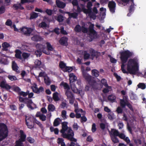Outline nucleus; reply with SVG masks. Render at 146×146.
<instances>
[{"instance_id":"nucleus-1","label":"nucleus","mask_w":146,"mask_h":146,"mask_svg":"<svg viewBox=\"0 0 146 146\" xmlns=\"http://www.w3.org/2000/svg\"><path fill=\"white\" fill-rule=\"evenodd\" d=\"M138 60L136 57L130 59L127 64V70L130 74H135L138 71Z\"/></svg>"},{"instance_id":"nucleus-2","label":"nucleus","mask_w":146,"mask_h":146,"mask_svg":"<svg viewBox=\"0 0 146 146\" xmlns=\"http://www.w3.org/2000/svg\"><path fill=\"white\" fill-rule=\"evenodd\" d=\"M61 136L64 138H66L71 141L76 142L77 140L74 137V133L71 127H69L66 131H63L61 133Z\"/></svg>"},{"instance_id":"nucleus-3","label":"nucleus","mask_w":146,"mask_h":146,"mask_svg":"<svg viewBox=\"0 0 146 146\" xmlns=\"http://www.w3.org/2000/svg\"><path fill=\"white\" fill-rule=\"evenodd\" d=\"M81 5L83 6L82 8V10L84 13L86 14H88V16L91 18H92L93 19H95L96 16L92 11V7L93 5L91 2L88 1L86 7L87 9H86L84 7L83 4H81Z\"/></svg>"},{"instance_id":"nucleus-4","label":"nucleus","mask_w":146,"mask_h":146,"mask_svg":"<svg viewBox=\"0 0 146 146\" xmlns=\"http://www.w3.org/2000/svg\"><path fill=\"white\" fill-rule=\"evenodd\" d=\"M8 131L6 124L0 123V141L6 138L8 135Z\"/></svg>"},{"instance_id":"nucleus-5","label":"nucleus","mask_w":146,"mask_h":146,"mask_svg":"<svg viewBox=\"0 0 146 146\" xmlns=\"http://www.w3.org/2000/svg\"><path fill=\"white\" fill-rule=\"evenodd\" d=\"M120 58L122 63H125L127 61L129 58H130L133 55V52H130L128 50L123 51L120 52Z\"/></svg>"},{"instance_id":"nucleus-6","label":"nucleus","mask_w":146,"mask_h":146,"mask_svg":"<svg viewBox=\"0 0 146 146\" xmlns=\"http://www.w3.org/2000/svg\"><path fill=\"white\" fill-rule=\"evenodd\" d=\"M90 24L89 25L88 29L89 37L90 39L89 41L90 42L92 41L94 39L97 38V32L94 29V25L90 22Z\"/></svg>"},{"instance_id":"nucleus-7","label":"nucleus","mask_w":146,"mask_h":146,"mask_svg":"<svg viewBox=\"0 0 146 146\" xmlns=\"http://www.w3.org/2000/svg\"><path fill=\"white\" fill-rule=\"evenodd\" d=\"M83 76L90 87L95 89L97 88L96 81L93 79H92V76L89 75L88 74H85L83 75Z\"/></svg>"},{"instance_id":"nucleus-8","label":"nucleus","mask_w":146,"mask_h":146,"mask_svg":"<svg viewBox=\"0 0 146 146\" xmlns=\"http://www.w3.org/2000/svg\"><path fill=\"white\" fill-rule=\"evenodd\" d=\"M25 122L28 128L32 129L34 127L35 120L33 117L26 116Z\"/></svg>"},{"instance_id":"nucleus-9","label":"nucleus","mask_w":146,"mask_h":146,"mask_svg":"<svg viewBox=\"0 0 146 146\" xmlns=\"http://www.w3.org/2000/svg\"><path fill=\"white\" fill-rule=\"evenodd\" d=\"M114 129H111V131H109V132L110 135L111 139L114 143H118L119 142V140L117 137V136L115 135L114 133L115 132Z\"/></svg>"},{"instance_id":"nucleus-10","label":"nucleus","mask_w":146,"mask_h":146,"mask_svg":"<svg viewBox=\"0 0 146 146\" xmlns=\"http://www.w3.org/2000/svg\"><path fill=\"white\" fill-rule=\"evenodd\" d=\"M31 89L35 93L38 94L40 92H42L44 91V89L42 86H40L39 88L37 87L36 84L34 83L33 86H31Z\"/></svg>"},{"instance_id":"nucleus-11","label":"nucleus","mask_w":146,"mask_h":146,"mask_svg":"<svg viewBox=\"0 0 146 146\" xmlns=\"http://www.w3.org/2000/svg\"><path fill=\"white\" fill-rule=\"evenodd\" d=\"M32 31V29L30 28L24 27L21 29V33L27 36H30Z\"/></svg>"},{"instance_id":"nucleus-12","label":"nucleus","mask_w":146,"mask_h":146,"mask_svg":"<svg viewBox=\"0 0 146 146\" xmlns=\"http://www.w3.org/2000/svg\"><path fill=\"white\" fill-rule=\"evenodd\" d=\"M116 3L113 1H110L108 2V7L110 11L112 13L115 12Z\"/></svg>"},{"instance_id":"nucleus-13","label":"nucleus","mask_w":146,"mask_h":146,"mask_svg":"<svg viewBox=\"0 0 146 146\" xmlns=\"http://www.w3.org/2000/svg\"><path fill=\"white\" fill-rule=\"evenodd\" d=\"M0 86L2 88L5 89L7 91L11 88L10 86L7 84L6 82L4 81H3L0 82Z\"/></svg>"},{"instance_id":"nucleus-14","label":"nucleus","mask_w":146,"mask_h":146,"mask_svg":"<svg viewBox=\"0 0 146 146\" xmlns=\"http://www.w3.org/2000/svg\"><path fill=\"white\" fill-rule=\"evenodd\" d=\"M24 103L27 104V107L29 108L31 110H33L34 109V108L31 105L32 104H34L32 100L28 98H26Z\"/></svg>"},{"instance_id":"nucleus-15","label":"nucleus","mask_w":146,"mask_h":146,"mask_svg":"<svg viewBox=\"0 0 146 146\" xmlns=\"http://www.w3.org/2000/svg\"><path fill=\"white\" fill-rule=\"evenodd\" d=\"M19 132L20 133V138L18 141L22 142L25 141L26 137V135L24 133L23 131L22 130H20Z\"/></svg>"},{"instance_id":"nucleus-16","label":"nucleus","mask_w":146,"mask_h":146,"mask_svg":"<svg viewBox=\"0 0 146 146\" xmlns=\"http://www.w3.org/2000/svg\"><path fill=\"white\" fill-rule=\"evenodd\" d=\"M68 123L66 122H64L62 123V129L60 130L61 133L66 131V130L68 129L70 127H68L67 126Z\"/></svg>"},{"instance_id":"nucleus-17","label":"nucleus","mask_w":146,"mask_h":146,"mask_svg":"<svg viewBox=\"0 0 146 146\" xmlns=\"http://www.w3.org/2000/svg\"><path fill=\"white\" fill-rule=\"evenodd\" d=\"M56 3L57 7L60 8H64L66 6L65 3L59 0H56Z\"/></svg>"},{"instance_id":"nucleus-18","label":"nucleus","mask_w":146,"mask_h":146,"mask_svg":"<svg viewBox=\"0 0 146 146\" xmlns=\"http://www.w3.org/2000/svg\"><path fill=\"white\" fill-rule=\"evenodd\" d=\"M113 130H114L115 131L114 134L115 135L119 137L121 139H125V136L124 134L123 133H119L117 130L115 129H113Z\"/></svg>"},{"instance_id":"nucleus-19","label":"nucleus","mask_w":146,"mask_h":146,"mask_svg":"<svg viewBox=\"0 0 146 146\" xmlns=\"http://www.w3.org/2000/svg\"><path fill=\"white\" fill-rule=\"evenodd\" d=\"M13 9L15 10L19 9L21 10H23L24 9V8L23 7L21 3L14 4L13 5Z\"/></svg>"},{"instance_id":"nucleus-20","label":"nucleus","mask_w":146,"mask_h":146,"mask_svg":"<svg viewBox=\"0 0 146 146\" xmlns=\"http://www.w3.org/2000/svg\"><path fill=\"white\" fill-rule=\"evenodd\" d=\"M12 67V70L13 71H15L18 74L19 73V70H18L19 67L15 61L13 62Z\"/></svg>"},{"instance_id":"nucleus-21","label":"nucleus","mask_w":146,"mask_h":146,"mask_svg":"<svg viewBox=\"0 0 146 146\" xmlns=\"http://www.w3.org/2000/svg\"><path fill=\"white\" fill-rule=\"evenodd\" d=\"M15 57L17 59L21 60L22 59L21 56V51L17 49L15 51Z\"/></svg>"},{"instance_id":"nucleus-22","label":"nucleus","mask_w":146,"mask_h":146,"mask_svg":"<svg viewBox=\"0 0 146 146\" xmlns=\"http://www.w3.org/2000/svg\"><path fill=\"white\" fill-rule=\"evenodd\" d=\"M68 40V38H67L65 37H63L60 38L59 42L61 45H64L66 43H67Z\"/></svg>"},{"instance_id":"nucleus-23","label":"nucleus","mask_w":146,"mask_h":146,"mask_svg":"<svg viewBox=\"0 0 146 146\" xmlns=\"http://www.w3.org/2000/svg\"><path fill=\"white\" fill-rule=\"evenodd\" d=\"M65 95L68 99L74 97L73 93L69 90H66Z\"/></svg>"},{"instance_id":"nucleus-24","label":"nucleus","mask_w":146,"mask_h":146,"mask_svg":"<svg viewBox=\"0 0 146 146\" xmlns=\"http://www.w3.org/2000/svg\"><path fill=\"white\" fill-rule=\"evenodd\" d=\"M39 46L40 47V50L42 51V52L44 53L47 55L50 54V52L49 51H46L45 49L44 46L41 44H39Z\"/></svg>"},{"instance_id":"nucleus-25","label":"nucleus","mask_w":146,"mask_h":146,"mask_svg":"<svg viewBox=\"0 0 146 146\" xmlns=\"http://www.w3.org/2000/svg\"><path fill=\"white\" fill-rule=\"evenodd\" d=\"M128 102V101H125L124 99H120L119 102L120 106L122 108H125Z\"/></svg>"},{"instance_id":"nucleus-26","label":"nucleus","mask_w":146,"mask_h":146,"mask_svg":"<svg viewBox=\"0 0 146 146\" xmlns=\"http://www.w3.org/2000/svg\"><path fill=\"white\" fill-rule=\"evenodd\" d=\"M10 44L7 43V42H4L2 44V47L3 51H7L8 50V48L10 47Z\"/></svg>"},{"instance_id":"nucleus-27","label":"nucleus","mask_w":146,"mask_h":146,"mask_svg":"<svg viewBox=\"0 0 146 146\" xmlns=\"http://www.w3.org/2000/svg\"><path fill=\"white\" fill-rule=\"evenodd\" d=\"M77 78L73 73L69 74V80L70 82H73L76 80Z\"/></svg>"},{"instance_id":"nucleus-28","label":"nucleus","mask_w":146,"mask_h":146,"mask_svg":"<svg viewBox=\"0 0 146 146\" xmlns=\"http://www.w3.org/2000/svg\"><path fill=\"white\" fill-rule=\"evenodd\" d=\"M38 13H35L34 12H32L30 14V17L29 19L31 20L36 18L38 16Z\"/></svg>"},{"instance_id":"nucleus-29","label":"nucleus","mask_w":146,"mask_h":146,"mask_svg":"<svg viewBox=\"0 0 146 146\" xmlns=\"http://www.w3.org/2000/svg\"><path fill=\"white\" fill-rule=\"evenodd\" d=\"M66 13L68 14L70 17L73 18L74 19H76L78 16V14L76 12L70 13V12H66Z\"/></svg>"},{"instance_id":"nucleus-30","label":"nucleus","mask_w":146,"mask_h":146,"mask_svg":"<svg viewBox=\"0 0 146 146\" xmlns=\"http://www.w3.org/2000/svg\"><path fill=\"white\" fill-rule=\"evenodd\" d=\"M116 99V97L115 95L113 94L109 95L108 97V100L111 102H115Z\"/></svg>"},{"instance_id":"nucleus-31","label":"nucleus","mask_w":146,"mask_h":146,"mask_svg":"<svg viewBox=\"0 0 146 146\" xmlns=\"http://www.w3.org/2000/svg\"><path fill=\"white\" fill-rule=\"evenodd\" d=\"M31 39L33 41L37 42L40 41L42 38L40 36L38 35H35L32 37Z\"/></svg>"},{"instance_id":"nucleus-32","label":"nucleus","mask_w":146,"mask_h":146,"mask_svg":"<svg viewBox=\"0 0 146 146\" xmlns=\"http://www.w3.org/2000/svg\"><path fill=\"white\" fill-rule=\"evenodd\" d=\"M61 120L59 118H57L55 119L53 122V125L55 127L58 126L60 123Z\"/></svg>"},{"instance_id":"nucleus-33","label":"nucleus","mask_w":146,"mask_h":146,"mask_svg":"<svg viewBox=\"0 0 146 146\" xmlns=\"http://www.w3.org/2000/svg\"><path fill=\"white\" fill-rule=\"evenodd\" d=\"M102 84L106 88H111V87L108 86L106 80L105 79H102L101 81Z\"/></svg>"},{"instance_id":"nucleus-34","label":"nucleus","mask_w":146,"mask_h":146,"mask_svg":"<svg viewBox=\"0 0 146 146\" xmlns=\"http://www.w3.org/2000/svg\"><path fill=\"white\" fill-rule=\"evenodd\" d=\"M36 47L38 48V50L35 52V54L37 57H40L41 56L42 54V51L40 50V47L39 46V44L37 45H36Z\"/></svg>"},{"instance_id":"nucleus-35","label":"nucleus","mask_w":146,"mask_h":146,"mask_svg":"<svg viewBox=\"0 0 146 146\" xmlns=\"http://www.w3.org/2000/svg\"><path fill=\"white\" fill-rule=\"evenodd\" d=\"M92 76L95 77H97L99 76V72L97 70L93 69L92 70Z\"/></svg>"},{"instance_id":"nucleus-36","label":"nucleus","mask_w":146,"mask_h":146,"mask_svg":"<svg viewBox=\"0 0 146 146\" xmlns=\"http://www.w3.org/2000/svg\"><path fill=\"white\" fill-rule=\"evenodd\" d=\"M52 98L53 100L55 101H58L60 100L58 96V93L57 92L53 94Z\"/></svg>"},{"instance_id":"nucleus-37","label":"nucleus","mask_w":146,"mask_h":146,"mask_svg":"<svg viewBox=\"0 0 146 146\" xmlns=\"http://www.w3.org/2000/svg\"><path fill=\"white\" fill-rule=\"evenodd\" d=\"M61 85L63 86L64 89L66 90H70V87L68 84L64 82H62L61 83Z\"/></svg>"},{"instance_id":"nucleus-38","label":"nucleus","mask_w":146,"mask_h":146,"mask_svg":"<svg viewBox=\"0 0 146 146\" xmlns=\"http://www.w3.org/2000/svg\"><path fill=\"white\" fill-rule=\"evenodd\" d=\"M55 106L53 104H50L48 105V109L49 111H53L55 110Z\"/></svg>"},{"instance_id":"nucleus-39","label":"nucleus","mask_w":146,"mask_h":146,"mask_svg":"<svg viewBox=\"0 0 146 146\" xmlns=\"http://www.w3.org/2000/svg\"><path fill=\"white\" fill-rule=\"evenodd\" d=\"M74 30L75 32L77 33H79L81 31V27L79 25H76L74 29Z\"/></svg>"},{"instance_id":"nucleus-40","label":"nucleus","mask_w":146,"mask_h":146,"mask_svg":"<svg viewBox=\"0 0 146 146\" xmlns=\"http://www.w3.org/2000/svg\"><path fill=\"white\" fill-rule=\"evenodd\" d=\"M138 88H141L142 90L145 89L146 88V85L145 84L143 83H139L137 85Z\"/></svg>"},{"instance_id":"nucleus-41","label":"nucleus","mask_w":146,"mask_h":146,"mask_svg":"<svg viewBox=\"0 0 146 146\" xmlns=\"http://www.w3.org/2000/svg\"><path fill=\"white\" fill-rule=\"evenodd\" d=\"M7 77L11 81H14L17 79V77L15 76L9 75Z\"/></svg>"},{"instance_id":"nucleus-42","label":"nucleus","mask_w":146,"mask_h":146,"mask_svg":"<svg viewBox=\"0 0 146 146\" xmlns=\"http://www.w3.org/2000/svg\"><path fill=\"white\" fill-rule=\"evenodd\" d=\"M46 44L47 48V50L49 51H52L53 50V48L50 43L47 42H46Z\"/></svg>"},{"instance_id":"nucleus-43","label":"nucleus","mask_w":146,"mask_h":146,"mask_svg":"<svg viewBox=\"0 0 146 146\" xmlns=\"http://www.w3.org/2000/svg\"><path fill=\"white\" fill-rule=\"evenodd\" d=\"M90 54L88 53L86 51H84V59L87 60L90 57Z\"/></svg>"},{"instance_id":"nucleus-44","label":"nucleus","mask_w":146,"mask_h":146,"mask_svg":"<svg viewBox=\"0 0 146 146\" xmlns=\"http://www.w3.org/2000/svg\"><path fill=\"white\" fill-rule=\"evenodd\" d=\"M73 70V68L71 67H68L66 66L65 68L63 70H62L64 72H70L72 71Z\"/></svg>"},{"instance_id":"nucleus-45","label":"nucleus","mask_w":146,"mask_h":146,"mask_svg":"<svg viewBox=\"0 0 146 146\" xmlns=\"http://www.w3.org/2000/svg\"><path fill=\"white\" fill-rule=\"evenodd\" d=\"M129 96L130 99L132 100H135L136 99L137 97L135 94L132 92L129 94Z\"/></svg>"},{"instance_id":"nucleus-46","label":"nucleus","mask_w":146,"mask_h":146,"mask_svg":"<svg viewBox=\"0 0 146 146\" xmlns=\"http://www.w3.org/2000/svg\"><path fill=\"white\" fill-rule=\"evenodd\" d=\"M35 67L36 68H38L41 64V62L40 61L36 59L35 62Z\"/></svg>"},{"instance_id":"nucleus-47","label":"nucleus","mask_w":146,"mask_h":146,"mask_svg":"<svg viewBox=\"0 0 146 146\" xmlns=\"http://www.w3.org/2000/svg\"><path fill=\"white\" fill-rule=\"evenodd\" d=\"M125 63H122V65L121 66V71L123 73L128 74V73H129V72L127 71L124 68V67L125 66Z\"/></svg>"},{"instance_id":"nucleus-48","label":"nucleus","mask_w":146,"mask_h":146,"mask_svg":"<svg viewBox=\"0 0 146 146\" xmlns=\"http://www.w3.org/2000/svg\"><path fill=\"white\" fill-rule=\"evenodd\" d=\"M30 54L28 53L24 52L22 54V56L24 59L27 58L30 56Z\"/></svg>"},{"instance_id":"nucleus-49","label":"nucleus","mask_w":146,"mask_h":146,"mask_svg":"<svg viewBox=\"0 0 146 146\" xmlns=\"http://www.w3.org/2000/svg\"><path fill=\"white\" fill-rule=\"evenodd\" d=\"M60 67L62 70L65 69L66 67V64L63 61H61L59 64Z\"/></svg>"},{"instance_id":"nucleus-50","label":"nucleus","mask_w":146,"mask_h":146,"mask_svg":"<svg viewBox=\"0 0 146 146\" xmlns=\"http://www.w3.org/2000/svg\"><path fill=\"white\" fill-rule=\"evenodd\" d=\"M27 140L30 143H33L35 141V139L31 137H28L27 139Z\"/></svg>"},{"instance_id":"nucleus-51","label":"nucleus","mask_w":146,"mask_h":146,"mask_svg":"<svg viewBox=\"0 0 146 146\" xmlns=\"http://www.w3.org/2000/svg\"><path fill=\"white\" fill-rule=\"evenodd\" d=\"M63 18V16L62 15H59L57 17V20L59 22H62L64 20Z\"/></svg>"},{"instance_id":"nucleus-52","label":"nucleus","mask_w":146,"mask_h":146,"mask_svg":"<svg viewBox=\"0 0 146 146\" xmlns=\"http://www.w3.org/2000/svg\"><path fill=\"white\" fill-rule=\"evenodd\" d=\"M43 29H45L47 26L46 23L44 22H42L39 25Z\"/></svg>"},{"instance_id":"nucleus-53","label":"nucleus","mask_w":146,"mask_h":146,"mask_svg":"<svg viewBox=\"0 0 146 146\" xmlns=\"http://www.w3.org/2000/svg\"><path fill=\"white\" fill-rule=\"evenodd\" d=\"M66 110H63L62 112V116L64 119H65L67 118L66 116Z\"/></svg>"},{"instance_id":"nucleus-54","label":"nucleus","mask_w":146,"mask_h":146,"mask_svg":"<svg viewBox=\"0 0 146 146\" xmlns=\"http://www.w3.org/2000/svg\"><path fill=\"white\" fill-rule=\"evenodd\" d=\"M34 120L35 122L37 124L40 128H41V129H42L43 128L42 124L40 123V122L38 121L36 119H34Z\"/></svg>"},{"instance_id":"nucleus-55","label":"nucleus","mask_w":146,"mask_h":146,"mask_svg":"<svg viewBox=\"0 0 146 146\" xmlns=\"http://www.w3.org/2000/svg\"><path fill=\"white\" fill-rule=\"evenodd\" d=\"M88 29L84 26H82L81 27V31L84 33H87L88 32Z\"/></svg>"},{"instance_id":"nucleus-56","label":"nucleus","mask_w":146,"mask_h":146,"mask_svg":"<svg viewBox=\"0 0 146 146\" xmlns=\"http://www.w3.org/2000/svg\"><path fill=\"white\" fill-rule=\"evenodd\" d=\"M134 5L135 4H131V5L130 6L129 10V13H131L134 11Z\"/></svg>"},{"instance_id":"nucleus-57","label":"nucleus","mask_w":146,"mask_h":146,"mask_svg":"<svg viewBox=\"0 0 146 146\" xmlns=\"http://www.w3.org/2000/svg\"><path fill=\"white\" fill-rule=\"evenodd\" d=\"M121 108H122L121 107V106H119L117 108L116 111L117 113L119 114L122 113L123 110Z\"/></svg>"},{"instance_id":"nucleus-58","label":"nucleus","mask_w":146,"mask_h":146,"mask_svg":"<svg viewBox=\"0 0 146 146\" xmlns=\"http://www.w3.org/2000/svg\"><path fill=\"white\" fill-rule=\"evenodd\" d=\"M44 81L45 84L47 85H49L51 83L50 80L48 78L47 79L45 78L44 79Z\"/></svg>"},{"instance_id":"nucleus-59","label":"nucleus","mask_w":146,"mask_h":146,"mask_svg":"<svg viewBox=\"0 0 146 146\" xmlns=\"http://www.w3.org/2000/svg\"><path fill=\"white\" fill-rule=\"evenodd\" d=\"M64 141L63 138H58L57 139V143L58 144H61L64 142Z\"/></svg>"},{"instance_id":"nucleus-60","label":"nucleus","mask_w":146,"mask_h":146,"mask_svg":"<svg viewBox=\"0 0 146 146\" xmlns=\"http://www.w3.org/2000/svg\"><path fill=\"white\" fill-rule=\"evenodd\" d=\"M5 24L7 26H11L12 25V22L11 20L8 19L6 22Z\"/></svg>"},{"instance_id":"nucleus-61","label":"nucleus","mask_w":146,"mask_h":146,"mask_svg":"<svg viewBox=\"0 0 146 146\" xmlns=\"http://www.w3.org/2000/svg\"><path fill=\"white\" fill-rule=\"evenodd\" d=\"M15 146H24L22 142L18 140L16 141V144Z\"/></svg>"},{"instance_id":"nucleus-62","label":"nucleus","mask_w":146,"mask_h":146,"mask_svg":"<svg viewBox=\"0 0 146 146\" xmlns=\"http://www.w3.org/2000/svg\"><path fill=\"white\" fill-rule=\"evenodd\" d=\"M108 56L110 57V61L111 62L113 63H115L116 62L117 60L115 59L112 57L110 55H108Z\"/></svg>"},{"instance_id":"nucleus-63","label":"nucleus","mask_w":146,"mask_h":146,"mask_svg":"<svg viewBox=\"0 0 146 146\" xmlns=\"http://www.w3.org/2000/svg\"><path fill=\"white\" fill-rule=\"evenodd\" d=\"M45 12L49 15H51L53 11L50 9H46V10Z\"/></svg>"},{"instance_id":"nucleus-64","label":"nucleus","mask_w":146,"mask_h":146,"mask_svg":"<svg viewBox=\"0 0 146 146\" xmlns=\"http://www.w3.org/2000/svg\"><path fill=\"white\" fill-rule=\"evenodd\" d=\"M100 129L102 130H104L106 127V125L104 123H101L100 125Z\"/></svg>"}]
</instances>
